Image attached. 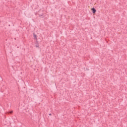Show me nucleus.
Here are the masks:
<instances>
[{"mask_svg":"<svg viewBox=\"0 0 127 127\" xmlns=\"http://www.w3.org/2000/svg\"><path fill=\"white\" fill-rule=\"evenodd\" d=\"M36 47H37V48L39 47V44H36Z\"/></svg>","mask_w":127,"mask_h":127,"instance_id":"2","label":"nucleus"},{"mask_svg":"<svg viewBox=\"0 0 127 127\" xmlns=\"http://www.w3.org/2000/svg\"><path fill=\"white\" fill-rule=\"evenodd\" d=\"M91 10H92L93 13H96V9H95V8H92L91 9Z\"/></svg>","mask_w":127,"mask_h":127,"instance_id":"1","label":"nucleus"},{"mask_svg":"<svg viewBox=\"0 0 127 127\" xmlns=\"http://www.w3.org/2000/svg\"><path fill=\"white\" fill-rule=\"evenodd\" d=\"M34 37H35V38H36V35H34Z\"/></svg>","mask_w":127,"mask_h":127,"instance_id":"3","label":"nucleus"},{"mask_svg":"<svg viewBox=\"0 0 127 127\" xmlns=\"http://www.w3.org/2000/svg\"><path fill=\"white\" fill-rule=\"evenodd\" d=\"M49 116H51V114H49Z\"/></svg>","mask_w":127,"mask_h":127,"instance_id":"5","label":"nucleus"},{"mask_svg":"<svg viewBox=\"0 0 127 127\" xmlns=\"http://www.w3.org/2000/svg\"><path fill=\"white\" fill-rule=\"evenodd\" d=\"M12 111H11V112H10L9 113H10V114H12Z\"/></svg>","mask_w":127,"mask_h":127,"instance_id":"4","label":"nucleus"}]
</instances>
